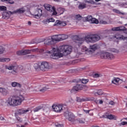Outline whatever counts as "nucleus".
<instances>
[{
    "label": "nucleus",
    "mask_w": 127,
    "mask_h": 127,
    "mask_svg": "<svg viewBox=\"0 0 127 127\" xmlns=\"http://www.w3.org/2000/svg\"><path fill=\"white\" fill-rule=\"evenodd\" d=\"M29 57L30 58H34V57H35V56L34 55H30V56H29Z\"/></svg>",
    "instance_id": "0e129e2a"
},
{
    "label": "nucleus",
    "mask_w": 127,
    "mask_h": 127,
    "mask_svg": "<svg viewBox=\"0 0 127 127\" xmlns=\"http://www.w3.org/2000/svg\"><path fill=\"white\" fill-rule=\"evenodd\" d=\"M0 93H1L3 96H6L7 95V90L5 88L0 87Z\"/></svg>",
    "instance_id": "4be33fe9"
},
{
    "label": "nucleus",
    "mask_w": 127,
    "mask_h": 127,
    "mask_svg": "<svg viewBox=\"0 0 127 127\" xmlns=\"http://www.w3.org/2000/svg\"><path fill=\"white\" fill-rule=\"evenodd\" d=\"M47 90H48V88H47V87L43 85H40L36 87L34 89V91H35L36 92H41L42 93H44V92L47 91Z\"/></svg>",
    "instance_id": "9d476101"
},
{
    "label": "nucleus",
    "mask_w": 127,
    "mask_h": 127,
    "mask_svg": "<svg viewBox=\"0 0 127 127\" xmlns=\"http://www.w3.org/2000/svg\"><path fill=\"white\" fill-rule=\"evenodd\" d=\"M29 112V110L27 109V110H24V109H18L17 110L16 114L17 115H25L26 113H28Z\"/></svg>",
    "instance_id": "4468645a"
},
{
    "label": "nucleus",
    "mask_w": 127,
    "mask_h": 127,
    "mask_svg": "<svg viewBox=\"0 0 127 127\" xmlns=\"http://www.w3.org/2000/svg\"><path fill=\"white\" fill-rule=\"evenodd\" d=\"M80 82H81L82 84H87L88 82H89V79H79Z\"/></svg>",
    "instance_id": "c9c22d12"
},
{
    "label": "nucleus",
    "mask_w": 127,
    "mask_h": 127,
    "mask_svg": "<svg viewBox=\"0 0 127 127\" xmlns=\"http://www.w3.org/2000/svg\"><path fill=\"white\" fill-rule=\"evenodd\" d=\"M100 118H103V119H108V115H102Z\"/></svg>",
    "instance_id": "13d9d810"
},
{
    "label": "nucleus",
    "mask_w": 127,
    "mask_h": 127,
    "mask_svg": "<svg viewBox=\"0 0 127 127\" xmlns=\"http://www.w3.org/2000/svg\"><path fill=\"white\" fill-rule=\"evenodd\" d=\"M120 81V78L118 77H114L113 79L112 80V83L113 84H115V85H117V84H119V82Z\"/></svg>",
    "instance_id": "5701e85b"
},
{
    "label": "nucleus",
    "mask_w": 127,
    "mask_h": 127,
    "mask_svg": "<svg viewBox=\"0 0 127 127\" xmlns=\"http://www.w3.org/2000/svg\"><path fill=\"white\" fill-rule=\"evenodd\" d=\"M89 49L91 51V52L89 53V54H92L94 51H96V50L98 49V46L96 44L90 46Z\"/></svg>",
    "instance_id": "412c9836"
},
{
    "label": "nucleus",
    "mask_w": 127,
    "mask_h": 127,
    "mask_svg": "<svg viewBox=\"0 0 127 127\" xmlns=\"http://www.w3.org/2000/svg\"><path fill=\"white\" fill-rule=\"evenodd\" d=\"M58 24H59V25H61V26H66V25H67V23H66V21L57 20L54 25V26H56Z\"/></svg>",
    "instance_id": "dca6fc26"
},
{
    "label": "nucleus",
    "mask_w": 127,
    "mask_h": 127,
    "mask_svg": "<svg viewBox=\"0 0 127 127\" xmlns=\"http://www.w3.org/2000/svg\"><path fill=\"white\" fill-rule=\"evenodd\" d=\"M11 86L12 87H19V88H21V85L16 82H12Z\"/></svg>",
    "instance_id": "a878e982"
},
{
    "label": "nucleus",
    "mask_w": 127,
    "mask_h": 127,
    "mask_svg": "<svg viewBox=\"0 0 127 127\" xmlns=\"http://www.w3.org/2000/svg\"><path fill=\"white\" fill-rule=\"evenodd\" d=\"M0 120L1 121H4V118H3L2 117H0Z\"/></svg>",
    "instance_id": "69168bd1"
},
{
    "label": "nucleus",
    "mask_w": 127,
    "mask_h": 127,
    "mask_svg": "<svg viewBox=\"0 0 127 127\" xmlns=\"http://www.w3.org/2000/svg\"><path fill=\"white\" fill-rule=\"evenodd\" d=\"M25 12V8H24V7L17 9L15 11H13V13H14V14H16V13H18V14L24 13Z\"/></svg>",
    "instance_id": "2eb2a0df"
},
{
    "label": "nucleus",
    "mask_w": 127,
    "mask_h": 127,
    "mask_svg": "<svg viewBox=\"0 0 127 127\" xmlns=\"http://www.w3.org/2000/svg\"><path fill=\"white\" fill-rule=\"evenodd\" d=\"M31 43H32V44H37V43H39V42H37V41H36V40H33Z\"/></svg>",
    "instance_id": "3c124183"
},
{
    "label": "nucleus",
    "mask_w": 127,
    "mask_h": 127,
    "mask_svg": "<svg viewBox=\"0 0 127 127\" xmlns=\"http://www.w3.org/2000/svg\"><path fill=\"white\" fill-rule=\"evenodd\" d=\"M61 41L62 40H65V39H67L68 38V36L66 35H61Z\"/></svg>",
    "instance_id": "f704fd0d"
},
{
    "label": "nucleus",
    "mask_w": 127,
    "mask_h": 127,
    "mask_svg": "<svg viewBox=\"0 0 127 127\" xmlns=\"http://www.w3.org/2000/svg\"><path fill=\"white\" fill-rule=\"evenodd\" d=\"M79 9H83L86 7V4H80L78 6Z\"/></svg>",
    "instance_id": "4c0bfd02"
},
{
    "label": "nucleus",
    "mask_w": 127,
    "mask_h": 127,
    "mask_svg": "<svg viewBox=\"0 0 127 127\" xmlns=\"http://www.w3.org/2000/svg\"><path fill=\"white\" fill-rule=\"evenodd\" d=\"M58 12L59 13V14L61 15V14H63V13H64V9L63 8H58Z\"/></svg>",
    "instance_id": "473e14b6"
},
{
    "label": "nucleus",
    "mask_w": 127,
    "mask_h": 127,
    "mask_svg": "<svg viewBox=\"0 0 127 127\" xmlns=\"http://www.w3.org/2000/svg\"><path fill=\"white\" fill-rule=\"evenodd\" d=\"M112 52H114V53H119V50L116 49H112Z\"/></svg>",
    "instance_id": "6e6d98bb"
},
{
    "label": "nucleus",
    "mask_w": 127,
    "mask_h": 127,
    "mask_svg": "<svg viewBox=\"0 0 127 127\" xmlns=\"http://www.w3.org/2000/svg\"><path fill=\"white\" fill-rule=\"evenodd\" d=\"M119 31H125L126 30V27L124 26H121L119 27Z\"/></svg>",
    "instance_id": "ea45409f"
},
{
    "label": "nucleus",
    "mask_w": 127,
    "mask_h": 127,
    "mask_svg": "<svg viewBox=\"0 0 127 127\" xmlns=\"http://www.w3.org/2000/svg\"><path fill=\"white\" fill-rule=\"evenodd\" d=\"M10 61L9 58H0V62H9Z\"/></svg>",
    "instance_id": "c756f323"
},
{
    "label": "nucleus",
    "mask_w": 127,
    "mask_h": 127,
    "mask_svg": "<svg viewBox=\"0 0 127 127\" xmlns=\"http://www.w3.org/2000/svg\"><path fill=\"white\" fill-rule=\"evenodd\" d=\"M112 31H120V28L119 27H114L112 28Z\"/></svg>",
    "instance_id": "37998d69"
},
{
    "label": "nucleus",
    "mask_w": 127,
    "mask_h": 127,
    "mask_svg": "<svg viewBox=\"0 0 127 127\" xmlns=\"http://www.w3.org/2000/svg\"><path fill=\"white\" fill-rule=\"evenodd\" d=\"M90 22V23H95L96 24H98V23H99V21L95 18H92Z\"/></svg>",
    "instance_id": "c85d7f7f"
},
{
    "label": "nucleus",
    "mask_w": 127,
    "mask_h": 127,
    "mask_svg": "<svg viewBox=\"0 0 127 127\" xmlns=\"http://www.w3.org/2000/svg\"><path fill=\"white\" fill-rule=\"evenodd\" d=\"M44 6L45 9L50 11V12H53V15H56V14H57V12H56V10H55V7H52L50 4L46 3L44 5Z\"/></svg>",
    "instance_id": "423d86ee"
},
{
    "label": "nucleus",
    "mask_w": 127,
    "mask_h": 127,
    "mask_svg": "<svg viewBox=\"0 0 127 127\" xmlns=\"http://www.w3.org/2000/svg\"><path fill=\"white\" fill-rule=\"evenodd\" d=\"M12 74H15L16 73V71L13 70L12 71Z\"/></svg>",
    "instance_id": "774afa93"
},
{
    "label": "nucleus",
    "mask_w": 127,
    "mask_h": 127,
    "mask_svg": "<svg viewBox=\"0 0 127 127\" xmlns=\"http://www.w3.org/2000/svg\"><path fill=\"white\" fill-rule=\"evenodd\" d=\"M108 120H117V117L115 115L110 114L108 115Z\"/></svg>",
    "instance_id": "bb28decb"
},
{
    "label": "nucleus",
    "mask_w": 127,
    "mask_h": 127,
    "mask_svg": "<svg viewBox=\"0 0 127 127\" xmlns=\"http://www.w3.org/2000/svg\"><path fill=\"white\" fill-rule=\"evenodd\" d=\"M109 105H111V106H115L116 104V103L114 102L113 101H111L109 102Z\"/></svg>",
    "instance_id": "864d4df0"
},
{
    "label": "nucleus",
    "mask_w": 127,
    "mask_h": 127,
    "mask_svg": "<svg viewBox=\"0 0 127 127\" xmlns=\"http://www.w3.org/2000/svg\"><path fill=\"white\" fill-rule=\"evenodd\" d=\"M56 41H61V35H56L45 40L44 44L46 45H52L55 44Z\"/></svg>",
    "instance_id": "20e7f679"
},
{
    "label": "nucleus",
    "mask_w": 127,
    "mask_h": 127,
    "mask_svg": "<svg viewBox=\"0 0 127 127\" xmlns=\"http://www.w3.org/2000/svg\"><path fill=\"white\" fill-rule=\"evenodd\" d=\"M30 51L28 50H24L22 51H19L17 52V55H26V54H29Z\"/></svg>",
    "instance_id": "a211bd4d"
},
{
    "label": "nucleus",
    "mask_w": 127,
    "mask_h": 127,
    "mask_svg": "<svg viewBox=\"0 0 127 127\" xmlns=\"http://www.w3.org/2000/svg\"><path fill=\"white\" fill-rule=\"evenodd\" d=\"M4 68L5 69H7L8 70H16L17 69V65H12L10 66L4 65Z\"/></svg>",
    "instance_id": "aec40b11"
},
{
    "label": "nucleus",
    "mask_w": 127,
    "mask_h": 127,
    "mask_svg": "<svg viewBox=\"0 0 127 127\" xmlns=\"http://www.w3.org/2000/svg\"><path fill=\"white\" fill-rule=\"evenodd\" d=\"M72 52V47L68 45H64L60 47V49L53 48L52 50L50 51L47 52L49 54H53L51 56V58L53 59H58L63 57V55L67 56Z\"/></svg>",
    "instance_id": "f257e3e1"
},
{
    "label": "nucleus",
    "mask_w": 127,
    "mask_h": 127,
    "mask_svg": "<svg viewBox=\"0 0 127 127\" xmlns=\"http://www.w3.org/2000/svg\"><path fill=\"white\" fill-rule=\"evenodd\" d=\"M126 125H127V122H122L119 124V126H126Z\"/></svg>",
    "instance_id": "5fc2aeb1"
},
{
    "label": "nucleus",
    "mask_w": 127,
    "mask_h": 127,
    "mask_svg": "<svg viewBox=\"0 0 127 127\" xmlns=\"http://www.w3.org/2000/svg\"><path fill=\"white\" fill-rule=\"evenodd\" d=\"M28 51H30L29 54L31 53V52H40V53H43V52H44V50L39 49L38 48L32 49L28 50Z\"/></svg>",
    "instance_id": "6ab92c4d"
},
{
    "label": "nucleus",
    "mask_w": 127,
    "mask_h": 127,
    "mask_svg": "<svg viewBox=\"0 0 127 127\" xmlns=\"http://www.w3.org/2000/svg\"><path fill=\"white\" fill-rule=\"evenodd\" d=\"M0 105L2 107H5V106H6V102H5V101H1Z\"/></svg>",
    "instance_id": "09e8293b"
},
{
    "label": "nucleus",
    "mask_w": 127,
    "mask_h": 127,
    "mask_svg": "<svg viewBox=\"0 0 127 127\" xmlns=\"http://www.w3.org/2000/svg\"><path fill=\"white\" fill-rule=\"evenodd\" d=\"M82 52H88V53L90 54V53L92 52V51L90 49L87 48L86 47H83L81 50Z\"/></svg>",
    "instance_id": "393cba45"
},
{
    "label": "nucleus",
    "mask_w": 127,
    "mask_h": 127,
    "mask_svg": "<svg viewBox=\"0 0 127 127\" xmlns=\"http://www.w3.org/2000/svg\"><path fill=\"white\" fill-rule=\"evenodd\" d=\"M55 126H56V127H64L63 124H59V123H56Z\"/></svg>",
    "instance_id": "de8ad7c7"
},
{
    "label": "nucleus",
    "mask_w": 127,
    "mask_h": 127,
    "mask_svg": "<svg viewBox=\"0 0 127 127\" xmlns=\"http://www.w3.org/2000/svg\"><path fill=\"white\" fill-rule=\"evenodd\" d=\"M41 109H43V106H38L34 109V113H36V112H39L40 111V110H41Z\"/></svg>",
    "instance_id": "7c9ffc66"
},
{
    "label": "nucleus",
    "mask_w": 127,
    "mask_h": 127,
    "mask_svg": "<svg viewBox=\"0 0 127 127\" xmlns=\"http://www.w3.org/2000/svg\"><path fill=\"white\" fill-rule=\"evenodd\" d=\"M17 68H19L20 70H23V66L22 65H19L17 66Z\"/></svg>",
    "instance_id": "680f3d73"
},
{
    "label": "nucleus",
    "mask_w": 127,
    "mask_h": 127,
    "mask_svg": "<svg viewBox=\"0 0 127 127\" xmlns=\"http://www.w3.org/2000/svg\"><path fill=\"white\" fill-rule=\"evenodd\" d=\"M83 89H87V86L83 85L82 84H77L72 88L71 90V92L74 93V92H77L79 90H83Z\"/></svg>",
    "instance_id": "6e6552de"
},
{
    "label": "nucleus",
    "mask_w": 127,
    "mask_h": 127,
    "mask_svg": "<svg viewBox=\"0 0 127 127\" xmlns=\"http://www.w3.org/2000/svg\"><path fill=\"white\" fill-rule=\"evenodd\" d=\"M52 108L56 113H60L63 110V106L61 105H53Z\"/></svg>",
    "instance_id": "f8f14e48"
},
{
    "label": "nucleus",
    "mask_w": 127,
    "mask_h": 127,
    "mask_svg": "<svg viewBox=\"0 0 127 127\" xmlns=\"http://www.w3.org/2000/svg\"><path fill=\"white\" fill-rule=\"evenodd\" d=\"M14 14L13 11H6L3 12L2 18L3 19H8L10 17V15Z\"/></svg>",
    "instance_id": "9b49d317"
},
{
    "label": "nucleus",
    "mask_w": 127,
    "mask_h": 127,
    "mask_svg": "<svg viewBox=\"0 0 127 127\" xmlns=\"http://www.w3.org/2000/svg\"><path fill=\"white\" fill-rule=\"evenodd\" d=\"M64 117L66 118V120H68L69 122H70L71 123H73L75 122V115L73 114L71 112H70L69 111H66L64 113Z\"/></svg>",
    "instance_id": "39448f33"
},
{
    "label": "nucleus",
    "mask_w": 127,
    "mask_h": 127,
    "mask_svg": "<svg viewBox=\"0 0 127 127\" xmlns=\"http://www.w3.org/2000/svg\"><path fill=\"white\" fill-rule=\"evenodd\" d=\"M4 52V48L0 46V54H2Z\"/></svg>",
    "instance_id": "49530a36"
},
{
    "label": "nucleus",
    "mask_w": 127,
    "mask_h": 127,
    "mask_svg": "<svg viewBox=\"0 0 127 127\" xmlns=\"http://www.w3.org/2000/svg\"><path fill=\"white\" fill-rule=\"evenodd\" d=\"M75 19H76V20H81L82 19V16L80 15H76L75 16Z\"/></svg>",
    "instance_id": "e433bc0d"
},
{
    "label": "nucleus",
    "mask_w": 127,
    "mask_h": 127,
    "mask_svg": "<svg viewBox=\"0 0 127 127\" xmlns=\"http://www.w3.org/2000/svg\"><path fill=\"white\" fill-rule=\"evenodd\" d=\"M90 111L91 110H86L83 109V111L85 114H89L90 113Z\"/></svg>",
    "instance_id": "e2e57ef3"
},
{
    "label": "nucleus",
    "mask_w": 127,
    "mask_h": 127,
    "mask_svg": "<svg viewBox=\"0 0 127 127\" xmlns=\"http://www.w3.org/2000/svg\"><path fill=\"white\" fill-rule=\"evenodd\" d=\"M103 38H104V36L100 34H91L87 35L84 38H77L75 42L78 45H81L84 41H86L87 43H95L98 42L101 39H103Z\"/></svg>",
    "instance_id": "f03ea898"
},
{
    "label": "nucleus",
    "mask_w": 127,
    "mask_h": 127,
    "mask_svg": "<svg viewBox=\"0 0 127 127\" xmlns=\"http://www.w3.org/2000/svg\"><path fill=\"white\" fill-rule=\"evenodd\" d=\"M101 58L102 59H113L114 55L110 53H104L101 54Z\"/></svg>",
    "instance_id": "1a4fd4ad"
},
{
    "label": "nucleus",
    "mask_w": 127,
    "mask_h": 127,
    "mask_svg": "<svg viewBox=\"0 0 127 127\" xmlns=\"http://www.w3.org/2000/svg\"><path fill=\"white\" fill-rule=\"evenodd\" d=\"M77 121L80 124H85V120H84L83 119H77Z\"/></svg>",
    "instance_id": "79ce46f5"
},
{
    "label": "nucleus",
    "mask_w": 127,
    "mask_h": 127,
    "mask_svg": "<svg viewBox=\"0 0 127 127\" xmlns=\"http://www.w3.org/2000/svg\"><path fill=\"white\" fill-rule=\"evenodd\" d=\"M34 67L36 70H37V69H39V68H40V65L38 64H34Z\"/></svg>",
    "instance_id": "a19ab883"
},
{
    "label": "nucleus",
    "mask_w": 127,
    "mask_h": 127,
    "mask_svg": "<svg viewBox=\"0 0 127 127\" xmlns=\"http://www.w3.org/2000/svg\"><path fill=\"white\" fill-rule=\"evenodd\" d=\"M100 23L101 24H107V22L106 21L101 20V21H100Z\"/></svg>",
    "instance_id": "4d7b16f0"
},
{
    "label": "nucleus",
    "mask_w": 127,
    "mask_h": 127,
    "mask_svg": "<svg viewBox=\"0 0 127 127\" xmlns=\"http://www.w3.org/2000/svg\"><path fill=\"white\" fill-rule=\"evenodd\" d=\"M103 103H104L103 100H99V104H103Z\"/></svg>",
    "instance_id": "338daca9"
},
{
    "label": "nucleus",
    "mask_w": 127,
    "mask_h": 127,
    "mask_svg": "<svg viewBox=\"0 0 127 127\" xmlns=\"http://www.w3.org/2000/svg\"><path fill=\"white\" fill-rule=\"evenodd\" d=\"M96 94L99 95V96H101V95H103V91H102V90H99L97 91Z\"/></svg>",
    "instance_id": "a18cd8bd"
},
{
    "label": "nucleus",
    "mask_w": 127,
    "mask_h": 127,
    "mask_svg": "<svg viewBox=\"0 0 127 127\" xmlns=\"http://www.w3.org/2000/svg\"><path fill=\"white\" fill-rule=\"evenodd\" d=\"M1 1L3 2H6V3H9L10 4H13L14 3V1H12V0H0Z\"/></svg>",
    "instance_id": "cd10ccee"
},
{
    "label": "nucleus",
    "mask_w": 127,
    "mask_h": 127,
    "mask_svg": "<svg viewBox=\"0 0 127 127\" xmlns=\"http://www.w3.org/2000/svg\"><path fill=\"white\" fill-rule=\"evenodd\" d=\"M17 121L19 122V123H22V119H21L20 117H17Z\"/></svg>",
    "instance_id": "603ef678"
},
{
    "label": "nucleus",
    "mask_w": 127,
    "mask_h": 127,
    "mask_svg": "<svg viewBox=\"0 0 127 127\" xmlns=\"http://www.w3.org/2000/svg\"><path fill=\"white\" fill-rule=\"evenodd\" d=\"M108 39L109 40H113V39H118L121 40L123 39V38L120 35H110L108 37Z\"/></svg>",
    "instance_id": "f3484780"
},
{
    "label": "nucleus",
    "mask_w": 127,
    "mask_h": 127,
    "mask_svg": "<svg viewBox=\"0 0 127 127\" xmlns=\"http://www.w3.org/2000/svg\"><path fill=\"white\" fill-rule=\"evenodd\" d=\"M40 69L41 71H43L44 72L45 71H48V70L50 69V66H49L48 63L46 62H43L40 64Z\"/></svg>",
    "instance_id": "0eeeda50"
},
{
    "label": "nucleus",
    "mask_w": 127,
    "mask_h": 127,
    "mask_svg": "<svg viewBox=\"0 0 127 127\" xmlns=\"http://www.w3.org/2000/svg\"><path fill=\"white\" fill-rule=\"evenodd\" d=\"M48 20H49V22H54V21H55L53 18L48 19Z\"/></svg>",
    "instance_id": "052dcab7"
},
{
    "label": "nucleus",
    "mask_w": 127,
    "mask_h": 127,
    "mask_svg": "<svg viewBox=\"0 0 127 127\" xmlns=\"http://www.w3.org/2000/svg\"><path fill=\"white\" fill-rule=\"evenodd\" d=\"M112 31H113V30L109 29V30H105L104 31L105 33H107L108 34H110V33H112Z\"/></svg>",
    "instance_id": "c03bdc74"
},
{
    "label": "nucleus",
    "mask_w": 127,
    "mask_h": 127,
    "mask_svg": "<svg viewBox=\"0 0 127 127\" xmlns=\"http://www.w3.org/2000/svg\"><path fill=\"white\" fill-rule=\"evenodd\" d=\"M49 21H50L48 19H46V20H44L43 21V22L45 24H47V23H49Z\"/></svg>",
    "instance_id": "8fccbe9b"
},
{
    "label": "nucleus",
    "mask_w": 127,
    "mask_h": 127,
    "mask_svg": "<svg viewBox=\"0 0 127 127\" xmlns=\"http://www.w3.org/2000/svg\"><path fill=\"white\" fill-rule=\"evenodd\" d=\"M113 11L115 12L116 13H118V14H122V15H125V13H122L120 11V10H118L117 9H113Z\"/></svg>",
    "instance_id": "2f4dec72"
},
{
    "label": "nucleus",
    "mask_w": 127,
    "mask_h": 127,
    "mask_svg": "<svg viewBox=\"0 0 127 127\" xmlns=\"http://www.w3.org/2000/svg\"><path fill=\"white\" fill-rule=\"evenodd\" d=\"M92 18L93 17H92V16L89 15V16H87V17H84V19H85L86 21H89V22H90Z\"/></svg>",
    "instance_id": "72a5a7b5"
},
{
    "label": "nucleus",
    "mask_w": 127,
    "mask_h": 127,
    "mask_svg": "<svg viewBox=\"0 0 127 127\" xmlns=\"http://www.w3.org/2000/svg\"><path fill=\"white\" fill-rule=\"evenodd\" d=\"M94 76V78H98V77H100V74L95 73Z\"/></svg>",
    "instance_id": "bf43d9fd"
},
{
    "label": "nucleus",
    "mask_w": 127,
    "mask_h": 127,
    "mask_svg": "<svg viewBox=\"0 0 127 127\" xmlns=\"http://www.w3.org/2000/svg\"><path fill=\"white\" fill-rule=\"evenodd\" d=\"M24 100V98L22 96H13L8 98V104L9 106H19L21 105V103Z\"/></svg>",
    "instance_id": "7ed1b4c3"
},
{
    "label": "nucleus",
    "mask_w": 127,
    "mask_h": 127,
    "mask_svg": "<svg viewBox=\"0 0 127 127\" xmlns=\"http://www.w3.org/2000/svg\"><path fill=\"white\" fill-rule=\"evenodd\" d=\"M42 15V9L38 8L36 9L35 12V18H39L40 16Z\"/></svg>",
    "instance_id": "ddd939ff"
},
{
    "label": "nucleus",
    "mask_w": 127,
    "mask_h": 127,
    "mask_svg": "<svg viewBox=\"0 0 127 127\" xmlns=\"http://www.w3.org/2000/svg\"><path fill=\"white\" fill-rule=\"evenodd\" d=\"M0 10L1 11H4L6 10V6H0Z\"/></svg>",
    "instance_id": "58836bf2"
},
{
    "label": "nucleus",
    "mask_w": 127,
    "mask_h": 127,
    "mask_svg": "<svg viewBox=\"0 0 127 127\" xmlns=\"http://www.w3.org/2000/svg\"><path fill=\"white\" fill-rule=\"evenodd\" d=\"M76 101L77 102L82 103V102H87L88 99L80 98L79 97H76Z\"/></svg>",
    "instance_id": "b1692460"
}]
</instances>
